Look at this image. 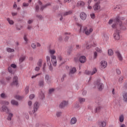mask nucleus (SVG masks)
<instances>
[{
    "label": "nucleus",
    "mask_w": 127,
    "mask_h": 127,
    "mask_svg": "<svg viewBox=\"0 0 127 127\" xmlns=\"http://www.w3.org/2000/svg\"><path fill=\"white\" fill-rule=\"evenodd\" d=\"M126 18L124 17H120L119 16H117L115 19V24H113L112 25V28H119V29H122V30H126L127 29V28H126V26H124L123 25V22H122V20H125Z\"/></svg>",
    "instance_id": "1"
},
{
    "label": "nucleus",
    "mask_w": 127,
    "mask_h": 127,
    "mask_svg": "<svg viewBox=\"0 0 127 127\" xmlns=\"http://www.w3.org/2000/svg\"><path fill=\"white\" fill-rule=\"evenodd\" d=\"M1 109L2 112H5L6 114H8L7 120L8 121H11V118L13 117V114H12V113H9V109H8V108L5 105H3Z\"/></svg>",
    "instance_id": "2"
},
{
    "label": "nucleus",
    "mask_w": 127,
    "mask_h": 127,
    "mask_svg": "<svg viewBox=\"0 0 127 127\" xmlns=\"http://www.w3.org/2000/svg\"><path fill=\"white\" fill-rule=\"evenodd\" d=\"M115 29V33L114 34V37L115 40H120L121 39V35H120V32L121 30H123V29H119L118 28L115 27L113 28Z\"/></svg>",
    "instance_id": "3"
},
{
    "label": "nucleus",
    "mask_w": 127,
    "mask_h": 127,
    "mask_svg": "<svg viewBox=\"0 0 127 127\" xmlns=\"http://www.w3.org/2000/svg\"><path fill=\"white\" fill-rule=\"evenodd\" d=\"M33 109L34 110L32 112H29V115H33V114H35L36 112H37V110L39 109V103L38 102H36L34 104Z\"/></svg>",
    "instance_id": "4"
},
{
    "label": "nucleus",
    "mask_w": 127,
    "mask_h": 127,
    "mask_svg": "<svg viewBox=\"0 0 127 127\" xmlns=\"http://www.w3.org/2000/svg\"><path fill=\"white\" fill-rule=\"evenodd\" d=\"M95 84L97 85V88L99 91H102L104 89V85L101 83V80L98 79L95 83Z\"/></svg>",
    "instance_id": "5"
},
{
    "label": "nucleus",
    "mask_w": 127,
    "mask_h": 127,
    "mask_svg": "<svg viewBox=\"0 0 127 127\" xmlns=\"http://www.w3.org/2000/svg\"><path fill=\"white\" fill-rule=\"evenodd\" d=\"M11 86H16L17 87L18 85V77L17 76H14L13 78L12 83L10 84Z\"/></svg>",
    "instance_id": "6"
},
{
    "label": "nucleus",
    "mask_w": 127,
    "mask_h": 127,
    "mask_svg": "<svg viewBox=\"0 0 127 127\" xmlns=\"http://www.w3.org/2000/svg\"><path fill=\"white\" fill-rule=\"evenodd\" d=\"M76 72H77V69H76V67H71L69 69V72L68 73V75L69 76H70V77H72L73 75H74V74H75Z\"/></svg>",
    "instance_id": "7"
},
{
    "label": "nucleus",
    "mask_w": 127,
    "mask_h": 127,
    "mask_svg": "<svg viewBox=\"0 0 127 127\" xmlns=\"http://www.w3.org/2000/svg\"><path fill=\"white\" fill-rule=\"evenodd\" d=\"M68 106V102L65 100L63 101L59 105V108L60 109H64L65 107H67Z\"/></svg>",
    "instance_id": "8"
},
{
    "label": "nucleus",
    "mask_w": 127,
    "mask_h": 127,
    "mask_svg": "<svg viewBox=\"0 0 127 127\" xmlns=\"http://www.w3.org/2000/svg\"><path fill=\"white\" fill-rule=\"evenodd\" d=\"M83 33H85L86 35H89L90 33H91V32H93V29L89 28L88 30V29H87V27H85L83 29Z\"/></svg>",
    "instance_id": "9"
},
{
    "label": "nucleus",
    "mask_w": 127,
    "mask_h": 127,
    "mask_svg": "<svg viewBox=\"0 0 127 127\" xmlns=\"http://www.w3.org/2000/svg\"><path fill=\"white\" fill-rule=\"evenodd\" d=\"M51 57L52 58V63L53 66L56 67L57 65V61L56 60V57L54 55H51Z\"/></svg>",
    "instance_id": "10"
},
{
    "label": "nucleus",
    "mask_w": 127,
    "mask_h": 127,
    "mask_svg": "<svg viewBox=\"0 0 127 127\" xmlns=\"http://www.w3.org/2000/svg\"><path fill=\"white\" fill-rule=\"evenodd\" d=\"M100 1H98L96 2L94 5L93 6V8L94 10H99V9H101V6L100 5Z\"/></svg>",
    "instance_id": "11"
},
{
    "label": "nucleus",
    "mask_w": 127,
    "mask_h": 127,
    "mask_svg": "<svg viewBox=\"0 0 127 127\" xmlns=\"http://www.w3.org/2000/svg\"><path fill=\"white\" fill-rule=\"evenodd\" d=\"M80 18L82 20H86V19L87 18V14H86V13L82 12L80 14Z\"/></svg>",
    "instance_id": "12"
},
{
    "label": "nucleus",
    "mask_w": 127,
    "mask_h": 127,
    "mask_svg": "<svg viewBox=\"0 0 127 127\" xmlns=\"http://www.w3.org/2000/svg\"><path fill=\"white\" fill-rule=\"evenodd\" d=\"M107 65H108V64L107 63L106 61H102L101 62L100 67L101 69H105V68L107 67Z\"/></svg>",
    "instance_id": "13"
},
{
    "label": "nucleus",
    "mask_w": 127,
    "mask_h": 127,
    "mask_svg": "<svg viewBox=\"0 0 127 127\" xmlns=\"http://www.w3.org/2000/svg\"><path fill=\"white\" fill-rule=\"evenodd\" d=\"M79 60L80 63H85V62H86V57L84 56H81L80 57Z\"/></svg>",
    "instance_id": "14"
},
{
    "label": "nucleus",
    "mask_w": 127,
    "mask_h": 127,
    "mask_svg": "<svg viewBox=\"0 0 127 127\" xmlns=\"http://www.w3.org/2000/svg\"><path fill=\"white\" fill-rule=\"evenodd\" d=\"M26 57L25 56H23L20 57L19 59V64H21L23 61L25 60Z\"/></svg>",
    "instance_id": "15"
},
{
    "label": "nucleus",
    "mask_w": 127,
    "mask_h": 127,
    "mask_svg": "<svg viewBox=\"0 0 127 127\" xmlns=\"http://www.w3.org/2000/svg\"><path fill=\"white\" fill-rule=\"evenodd\" d=\"M116 53L120 61H123V57L122 56V55L121 54V53H120V52H119L118 51L116 52Z\"/></svg>",
    "instance_id": "16"
},
{
    "label": "nucleus",
    "mask_w": 127,
    "mask_h": 127,
    "mask_svg": "<svg viewBox=\"0 0 127 127\" xmlns=\"http://www.w3.org/2000/svg\"><path fill=\"white\" fill-rule=\"evenodd\" d=\"M77 123V118L73 117L71 119L70 125H75Z\"/></svg>",
    "instance_id": "17"
},
{
    "label": "nucleus",
    "mask_w": 127,
    "mask_h": 127,
    "mask_svg": "<svg viewBox=\"0 0 127 127\" xmlns=\"http://www.w3.org/2000/svg\"><path fill=\"white\" fill-rule=\"evenodd\" d=\"M50 5H51V4L50 3H47L45 5L42 6L40 8V9L42 11H43V9H44V8H46L47 6H49Z\"/></svg>",
    "instance_id": "18"
},
{
    "label": "nucleus",
    "mask_w": 127,
    "mask_h": 127,
    "mask_svg": "<svg viewBox=\"0 0 127 127\" xmlns=\"http://www.w3.org/2000/svg\"><path fill=\"white\" fill-rule=\"evenodd\" d=\"M123 101L124 102H127V93L126 92H124L123 94Z\"/></svg>",
    "instance_id": "19"
},
{
    "label": "nucleus",
    "mask_w": 127,
    "mask_h": 127,
    "mask_svg": "<svg viewBox=\"0 0 127 127\" xmlns=\"http://www.w3.org/2000/svg\"><path fill=\"white\" fill-rule=\"evenodd\" d=\"M8 71L9 73H10L11 74H14L15 73V70H13V69L11 68L10 66L8 67Z\"/></svg>",
    "instance_id": "20"
},
{
    "label": "nucleus",
    "mask_w": 127,
    "mask_h": 127,
    "mask_svg": "<svg viewBox=\"0 0 127 127\" xmlns=\"http://www.w3.org/2000/svg\"><path fill=\"white\" fill-rule=\"evenodd\" d=\"M73 11L72 10H69V11H66L65 12H64L63 15V16H66L67 15H70V14H72V12Z\"/></svg>",
    "instance_id": "21"
},
{
    "label": "nucleus",
    "mask_w": 127,
    "mask_h": 127,
    "mask_svg": "<svg viewBox=\"0 0 127 127\" xmlns=\"http://www.w3.org/2000/svg\"><path fill=\"white\" fill-rule=\"evenodd\" d=\"M108 54L109 56H113L114 55V51L111 49H109L108 51Z\"/></svg>",
    "instance_id": "22"
},
{
    "label": "nucleus",
    "mask_w": 127,
    "mask_h": 127,
    "mask_svg": "<svg viewBox=\"0 0 127 127\" xmlns=\"http://www.w3.org/2000/svg\"><path fill=\"white\" fill-rule=\"evenodd\" d=\"M102 109V107L98 106L95 109V113H100L101 110Z\"/></svg>",
    "instance_id": "23"
},
{
    "label": "nucleus",
    "mask_w": 127,
    "mask_h": 127,
    "mask_svg": "<svg viewBox=\"0 0 127 127\" xmlns=\"http://www.w3.org/2000/svg\"><path fill=\"white\" fill-rule=\"evenodd\" d=\"M78 6H84L85 5V2L83 1H79L77 2Z\"/></svg>",
    "instance_id": "24"
},
{
    "label": "nucleus",
    "mask_w": 127,
    "mask_h": 127,
    "mask_svg": "<svg viewBox=\"0 0 127 127\" xmlns=\"http://www.w3.org/2000/svg\"><path fill=\"white\" fill-rule=\"evenodd\" d=\"M39 98L41 100H43V99H45V95H44V93H43L42 91H41L40 93Z\"/></svg>",
    "instance_id": "25"
},
{
    "label": "nucleus",
    "mask_w": 127,
    "mask_h": 127,
    "mask_svg": "<svg viewBox=\"0 0 127 127\" xmlns=\"http://www.w3.org/2000/svg\"><path fill=\"white\" fill-rule=\"evenodd\" d=\"M6 20L8 21V23L10 24L11 25H12L14 24V22H13V21L10 19V18H7Z\"/></svg>",
    "instance_id": "26"
},
{
    "label": "nucleus",
    "mask_w": 127,
    "mask_h": 127,
    "mask_svg": "<svg viewBox=\"0 0 127 127\" xmlns=\"http://www.w3.org/2000/svg\"><path fill=\"white\" fill-rule=\"evenodd\" d=\"M100 127H105L107 125V123L105 122H101L99 123Z\"/></svg>",
    "instance_id": "27"
},
{
    "label": "nucleus",
    "mask_w": 127,
    "mask_h": 127,
    "mask_svg": "<svg viewBox=\"0 0 127 127\" xmlns=\"http://www.w3.org/2000/svg\"><path fill=\"white\" fill-rule=\"evenodd\" d=\"M72 51H73V48L72 46H70L67 51L68 55H70L71 53H72Z\"/></svg>",
    "instance_id": "28"
},
{
    "label": "nucleus",
    "mask_w": 127,
    "mask_h": 127,
    "mask_svg": "<svg viewBox=\"0 0 127 127\" xmlns=\"http://www.w3.org/2000/svg\"><path fill=\"white\" fill-rule=\"evenodd\" d=\"M11 104L14 106H17V105H18V102L15 100H11Z\"/></svg>",
    "instance_id": "29"
},
{
    "label": "nucleus",
    "mask_w": 127,
    "mask_h": 127,
    "mask_svg": "<svg viewBox=\"0 0 127 127\" xmlns=\"http://www.w3.org/2000/svg\"><path fill=\"white\" fill-rule=\"evenodd\" d=\"M46 58L48 65H51V62H50V57L48 56H47Z\"/></svg>",
    "instance_id": "30"
},
{
    "label": "nucleus",
    "mask_w": 127,
    "mask_h": 127,
    "mask_svg": "<svg viewBox=\"0 0 127 127\" xmlns=\"http://www.w3.org/2000/svg\"><path fill=\"white\" fill-rule=\"evenodd\" d=\"M0 97L1 98V99H6V98H7V96L6 95H5V94L4 93H2L0 94Z\"/></svg>",
    "instance_id": "31"
},
{
    "label": "nucleus",
    "mask_w": 127,
    "mask_h": 127,
    "mask_svg": "<svg viewBox=\"0 0 127 127\" xmlns=\"http://www.w3.org/2000/svg\"><path fill=\"white\" fill-rule=\"evenodd\" d=\"M124 120H125V117L124 115H122L119 117V120L120 123H123L124 122Z\"/></svg>",
    "instance_id": "32"
},
{
    "label": "nucleus",
    "mask_w": 127,
    "mask_h": 127,
    "mask_svg": "<svg viewBox=\"0 0 127 127\" xmlns=\"http://www.w3.org/2000/svg\"><path fill=\"white\" fill-rule=\"evenodd\" d=\"M79 102L80 104H82V103H84V102H85V101H86V99H85V98H79L78 99Z\"/></svg>",
    "instance_id": "33"
},
{
    "label": "nucleus",
    "mask_w": 127,
    "mask_h": 127,
    "mask_svg": "<svg viewBox=\"0 0 127 127\" xmlns=\"http://www.w3.org/2000/svg\"><path fill=\"white\" fill-rule=\"evenodd\" d=\"M23 98L24 97L23 96H20L19 95H17L15 96V99H16L17 100H19V101H20V100H22Z\"/></svg>",
    "instance_id": "34"
},
{
    "label": "nucleus",
    "mask_w": 127,
    "mask_h": 127,
    "mask_svg": "<svg viewBox=\"0 0 127 127\" xmlns=\"http://www.w3.org/2000/svg\"><path fill=\"white\" fill-rule=\"evenodd\" d=\"M55 91V89L54 88H51L49 90V94L51 95V94H53Z\"/></svg>",
    "instance_id": "35"
},
{
    "label": "nucleus",
    "mask_w": 127,
    "mask_h": 127,
    "mask_svg": "<svg viewBox=\"0 0 127 127\" xmlns=\"http://www.w3.org/2000/svg\"><path fill=\"white\" fill-rule=\"evenodd\" d=\"M0 104H4V105H5L6 106H7L9 105V102L5 101H0Z\"/></svg>",
    "instance_id": "36"
},
{
    "label": "nucleus",
    "mask_w": 127,
    "mask_h": 127,
    "mask_svg": "<svg viewBox=\"0 0 127 127\" xmlns=\"http://www.w3.org/2000/svg\"><path fill=\"white\" fill-rule=\"evenodd\" d=\"M6 50L7 52L9 53L14 52V49H11L10 48H7Z\"/></svg>",
    "instance_id": "37"
},
{
    "label": "nucleus",
    "mask_w": 127,
    "mask_h": 127,
    "mask_svg": "<svg viewBox=\"0 0 127 127\" xmlns=\"http://www.w3.org/2000/svg\"><path fill=\"white\" fill-rule=\"evenodd\" d=\"M37 65L39 66V67H41L42 66V60L40 59L37 63Z\"/></svg>",
    "instance_id": "38"
},
{
    "label": "nucleus",
    "mask_w": 127,
    "mask_h": 127,
    "mask_svg": "<svg viewBox=\"0 0 127 127\" xmlns=\"http://www.w3.org/2000/svg\"><path fill=\"white\" fill-rule=\"evenodd\" d=\"M0 83H1L2 85H6V83L5 82V81H4V79L3 78H2L0 80Z\"/></svg>",
    "instance_id": "39"
},
{
    "label": "nucleus",
    "mask_w": 127,
    "mask_h": 127,
    "mask_svg": "<svg viewBox=\"0 0 127 127\" xmlns=\"http://www.w3.org/2000/svg\"><path fill=\"white\" fill-rule=\"evenodd\" d=\"M25 91L26 95H27V94H28L29 92V87L26 86L25 88Z\"/></svg>",
    "instance_id": "40"
},
{
    "label": "nucleus",
    "mask_w": 127,
    "mask_h": 127,
    "mask_svg": "<svg viewBox=\"0 0 127 127\" xmlns=\"http://www.w3.org/2000/svg\"><path fill=\"white\" fill-rule=\"evenodd\" d=\"M62 115V112H57L56 113V116L58 118H60Z\"/></svg>",
    "instance_id": "41"
},
{
    "label": "nucleus",
    "mask_w": 127,
    "mask_h": 127,
    "mask_svg": "<svg viewBox=\"0 0 127 127\" xmlns=\"http://www.w3.org/2000/svg\"><path fill=\"white\" fill-rule=\"evenodd\" d=\"M84 74H85V75H91L92 76V72L88 70H85Z\"/></svg>",
    "instance_id": "42"
},
{
    "label": "nucleus",
    "mask_w": 127,
    "mask_h": 127,
    "mask_svg": "<svg viewBox=\"0 0 127 127\" xmlns=\"http://www.w3.org/2000/svg\"><path fill=\"white\" fill-rule=\"evenodd\" d=\"M39 86L40 87H43L44 86V81L42 80L39 82Z\"/></svg>",
    "instance_id": "43"
},
{
    "label": "nucleus",
    "mask_w": 127,
    "mask_h": 127,
    "mask_svg": "<svg viewBox=\"0 0 127 127\" xmlns=\"http://www.w3.org/2000/svg\"><path fill=\"white\" fill-rule=\"evenodd\" d=\"M97 72V68H94L93 70V71L91 72V76L94 75V74H95V73Z\"/></svg>",
    "instance_id": "44"
},
{
    "label": "nucleus",
    "mask_w": 127,
    "mask_h": 127,
    "mask_svg": "<svg viewBox=\"0 0 127 127\" xmlns=\"http://www.w3.org/2000/svg\"><path fill=\"white\" fill-rule=\"evenodd\" d=\"M50 79V76L48 74H46L45 75V79L47 80V81H49V79Z\"/></svg>",
    "instance_id": "45"
},
{
    "label": "nucleus",
    "mask_w": 127,
    "mask_h": 127,
    "mask_svg": "<svg viewBox=\"0 0 127 127\" xmlns=\"http://www.w3.org/2000/svg\"><path fill=\"white\" fill-rule=\"evenodd\" d=\"M11 68H13V69H15V68H16V64H12L10 65V66Z\"/></svg>",
    "instance_id": "46"
},
{
    "label": "nucleus",
    "mask_w": 127,
    "mask_h": 127,
    "mask_svg": "<svg viewBox=\"0 0 127 127\" xmlns=\"http://www.w3.org/2000/svg\"><path fill=\"white\" fill-rule=\"evenodd\" d=\"M35 96L34 95V94H31L30 96H29V99L30 100H32L33 99H34Z\"/></svg>",
    "instance_id": "47"
},
{
    "label": "nucleus",
    "mask_w": 127,
    "mask_h": 127,
    "mask_svg": "<svg viewBox=\"0 0 127 127\" xmlns=\"http://www.w3.org/2000/svg\"><path fill=\"white\" fill-rule=\"evenodd\" d=\"M48 65L49 66V70H50V71H53V67H52V64H51V65L50 64H48Z\"/></svg>",
    "instance_id": "48"
},
{
    "label": "nucleus",
    "mask_w": 127,
    "mask_h": 127,
    "mask_svg": "<svg viewBox=\"0 0 127 127\" xmlns=\"http://www.w3.org/2000/svg\"><path fill=\"white\" fill-rule=\"evenodd\" d=\"M97 56H98V54L96 53V52H95L94 53L93 59H96Z\"/></svg>",
    "instance_id": "49"
},
{
    "label": "nucleus",
    "mask_w": 127,
    "mask_h": 127,
    "mask_svg": "<svg viewBox=\"0 0 127 127\" xmlns=\"http://www.w3.org/2000/svg\"><path fill=\"white\" fill-rule=\"evenodd\" d=\"M69 36H65V37L64 39L65 42H67L68 40H69Z\"/></svg>",
    "instance_id": "50"
},
{
    "label": "nucleus",
    "mask_w": 127,
    "mask_h": 127,
    "mask_svg": "<svg viewBox=\"0 0 127 127\" xmlns=\"http://www.w3.org/2000/svg\"><path fill=\"white\" fill-rule=\"evenodd\" d=\"M95 50H96L97 52H99V53H102V50L99 48H96Z\"/></svg>",
    "instance_id": "51"
},
{
    "label": "nucleus",
    "mask_w": 127,
    "mask_h": 127,
    "mask_svg": "<svg viewBox=\"0 0 127 127\" xmlns=\"http://www.w3.org/2000/svg\"><path fill=\"white\" fill-rule=\"evenodd\" d=\"M123 80H124V77L121 76L119 78V82H121V83H123Z\"/></svg>",
    "instance_id": "52"
},
{
    "label": "nucleus",
    "mask_w": 127,
    "mask_h": 127,
    "mask_svg": "<svg viewBox=\"0 0 127 127\" xmlns=\"http://www.w3.org/2000/svg\"><path fill=\"white\" fill-rule=\"evenodd\" d=\"M36 17H38L39 19H42L43 17H42V15H37Z\"/></svg>",
    "instance_id": "53"
},
{
    "label": "nucleus",
    "mask_w": 127,
    "mask_h": 127,
    "mask_svg": "<svg viewBox=\"0 0 127 127\" xmlns=\"http://www.w3.org/2000/svg\"><path fill=\"white\" fill-rule=\"evenodd\" d=\"M31 47L33 48V49L36 48V44L33 43L31 44Z\"/></svg>",
    "instance_id": "54"
},
{
    "label": "nucleus",
    "mask_w": 127,
    "mask_h": 127,
    "mask_svg": "<svg viewBox=\"0 0 127 127\" xmlns=\"http://www.w3.org/2000/svg\"><path fill=\"white\" fill-rule=\"evenodd\" d=\"M116 72H117V73L118 74V75H121V70L119 69H116Z\"/></svg>",
    "instance_id": "55"
},
{
    "label": "nucleus",
    "mask_w": 127,
    "mask_h": 127,
    "mask_svg": "<svg viewBox=\"0 0 127 127\" xmlns=\"http://www.w3.org/2000/svg\"><path fill=\"white\" fill-rule=\"evenodd\" d=\"M35 9H36L37 12H38V10H39V6L38 5H37L35 6Z\"/></svg>",
    "instance_id": "56"
},
{
    "label": "nucleus",
    "mask_w": 127,
    "mask_h": 127,
    "mask_svg": "<svg viewBox=\"0 0 127 127\" xmlns=\"http://www.w3.org/2000/svg\"><path fill=\"white\" fill-rule=\"evenodd\" d=\"M50 54H54L55 53V50H50Z\"/></svg>",
    "instance_id": "57"
},
{
    "label": "nucleus",
    "mask_w": 127,
    "mask_h": 127,
    "mask_svg": "<svg viewBox=\"0 0 127 127\" xmlns=\"http://www.w3.org/2000/svg\"><path fill=\"white\" fill-rule=\"evenodd\" d=\"M6 81H10L11 80V77L7 76L6 77Z\"/></svg>",
    "instance_id": "58"
},
{
    "label": "nucleus",
    "mask_w": 127,
    "mask_h": 127,
    "mask_svg": "<svg viewBox=\"0 0 127 127\" xmlns=\"http://www.w3.org/2000/svg\"><path fill=\"white\" fill-rule=\"evenodd\" d=\"M90 16L92 19H95V13L91 14Z\"/></svg>",
    "instance_id": "59"
},
{
    "label": "nucleus",
    "mask_w": 127,
    "mask_h": 127,
    "mask_svg": "<svg viewBox=\"0 0 127 127\" xmlns=\"http://www.w3.org/2000/svg\"><path fill=\"white\" fill-rule=\"evenodd\" d=\"M91 47H92V46L91 45H88V44H86V49H90V48H91Z\"/></svg>",
    "instance_id": "60"
},
{
    "label": "nucleus",
    "mask_w": 127,
    "mask_h": 127,
    "mask_svg": "<svg viewBox=\"0 0 127 127\" xmlns=\"http://www.w3.org/2000/svg\"><path fill=\"white\" fill-rule=\"evenodd\" d=\"M40 70V67H39V66H36L35 68V71H39Z\"/></svg>",
    "instance_id": "61"
},
{
    "label": "nucleus",
    "mask_w": 127,
    "mask_h": 127,
    "mask_svg": "<svg viewBox=\"0 0 127 127\" xmlns=\"http://www.w3.org/2000/svg\"><path fill=\"white\" fill-rule=\"evenodd\" d=\"M59 41H60L61 42V41H62L63 40V38L62 37V36H60L59 37Z\"/></svg>",
    "instance_id": "62"
},
{
    "label": "nucleus",
    "mask_w": 127,
    "mask_h": 127,
    "mask_svg": "<svg viewBox=\"0 0 127 127\" xmlns=\"http://www.w3.org/2000/svg\"><path fill=\"white\" fill-rule=\"evenodd\" d=\"M74 62H78L79 61V59L78 58H74Z\"/></svg>",
    "instance_id": "63"
},
{
    "label": "nucleus",
    "mask_w": 127,
    "mask_h": 127,
    "mask_svg": "<svg viewBox=\"0 0 127 127\" xmlns=\"http://www.w3.org/2000/svg\"><path fill=\"white\" fill-rule=\"evenodd\" d=\"M124 88H126V89H127V81L125 82V83Z\"/></svg>",
    "instance_id": "64"
}]
</instances>
